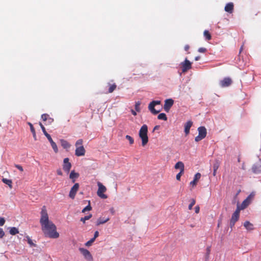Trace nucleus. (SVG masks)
Listing matches in <instances>:
<instances>
[{
  "instance_id": "28",
  "label": "nucleus",
  "mask_w": 261,
  "mask_h": 261,
  "mask_svg": "<svg viewBox=\"0 0 261 261\" xmlns=\"http://www.w3.org/2000/svg\"><path fill=\"white\" fill-rule=\"evenodd\" d=\"M158 118L159 120H163L165 121H166L167 120V116L165 113H160L158 116Z\"/></svg>"
},
{
  "instance_id": "42",
  "label": "nucleus",
  "mask_w": 261,
  "mask_h": 261,
  "mask_svg": "<svg viewBox=\"0 0 261 261\" xmlns=\"http://www.w3.org/2000/svg\"><path fill=\"white\" fill-rule=\"evenodd\" d=\"M28 124L30 127V129H31L32 133L35 132V128H34L33 124L31 122H28Z\"/></svg>"
},
{
  "instance_id": "51",
  "label": "nucleus",
  "mask_w": 261,
  "mask_h": 261,
  "mask_svg": "<svg viewBox=\"0 0 261 261\" xmlns=\"http://www.w3.org/2000/svg\"><path fill=\"white\" fill-rule=\"evenodd\" d=\"M159 128H160V126L159 125L155 126L154 127L153 129V132H154L155 130L158 129Z\"/></svg>"
},
{
  "instance_id": "16",
  "label": "nucleus",
  "mask_w": 261,
  "mask_h": 261,
  "mask_svg": "<svg viewBox=\"0 0 261 261\" xmlns=\"http://www.w3.org/2000/svg\"><path fill=\"white\" fill-rule=\"evenodd\" d=\"M252 171L255 174L261 173V164H253Z\"/></svg>"
},
{
  "instance_id": "11",
  "label": "nucleus",
  "mask_w": 261,
  "mask_h": 261,
  "mask_svg": "<svg viewBox=\"0 0 261 261\" xmlns=\"http://www.w3.org/2000/svg\"><path fill=\"white\" fill-rule=\"evenodd\" d=\"M174 103V100L172 98L167 99L165 100L164 109L166 112H168Z\"/></svg>"
},
{
  "instance_id": "9",
  "label": "nucleus",
  "mask_w": 261,
  "mask_h": 261,
  "mask_svg": "<svg viewBox=\"0 0 261 261\" xmlns=\"http://www.w3.org/2000/svg\"><path fill=\"white\" fill-rule=\"evenodd\" d=\"M232 83V80L229 77H225L219 82V85L222 88L227 87L230 86Z\"/></svg>"
},
{
  "instance_id": "5",
  "label": "nucleus",
  "mask_w": 261,
  "mask_h": 261,
  "mask_svg": "<svg viewBox=\"0 0 261 261\" xmlns=\"http://www.w3.org/2000/svg\"><path fill=\"white\" fill-rule=\"evenodd\" d=\"M198 135L195 138L196 142H198L204 139L207 134V131L204 126H200L198 128Z\"/></svg>"
},
{
  "instance_id": "1",
  "label": "nucleus",
  "mask_w": 261,
  "mask_h": 261,
  "mask_svg": "<svg viewBox=\"0 0 261 261\" xmlns=\"http://www.w3.org/2000/svg\"><path fill=\"white\" fill-rule=\"evenodd\" d=\"M40 223L42 230L45 236L50 238L56 239L59 237V234L56 231V225L49 220L46 207L43 206L41 208Z\"/></svg>"
},
{
  "instance_id": "46",
  "label": "nucleus",
  "mask_w": 261,
  "mask_h": 261,
  "mask_svg": "<svg viewBox=\"0 0 261 261\" xmlns=\"http://www.w3.org/2000/svg\"><path fill=\"white\" fill-rule=\"evenodd\" d=\"M99 236V232L98 231H96L94 232L93 239L95 240V239Z\"/></svg>"
},
{
  "instance_id": "39",
  "label": "nucleus",
  "mask_w": 261,
  "mask_h": 261,
  "mask_svg": "<svg viewBox=\"0 0 261 261\" xmlns=\"http://www.w3.org/2000/svg\"><path fill=\"white\" fill-rule=\"evenodd\" d=\"M184 171H183V169L181 170L180 172L176 175V178L177 180H180V177L182 174L184 173Z\"/></svg>"
},
{
  "instance_id": "59",
  "label": "nucleus",
  "mask_w": 261,
  "mask_h": 261,
  "mask_svg": "<svg viewBox=\"0 0 261 261\" xmlns=\"http://www.w3.org/2000/svg\"><path fill=\"white\" fill-rule=\"evenodd\" d=\"M219 225H220V224H219V223L218 224V226L219 227Z\"/></svg>"
},
{
  "instance_id": "37",
  "label": "nucleus",
  "mask_w": 261,
  "mask_h": 261,
  "mask_svg": "<svg viewBox=\"0 0 261 261\" xmlns=\"http://www.w3.org/2000/svg\"><path fill=\"white\" fill-rule=\"evenodd\" d=\"M213 168V175H214V176H215L216 175L217 170L219 168V165L218 164H214Z\"/></svg>"
},
{
  "instance_id": "36",
  "label": "nucleus",
  "mask_w": 261,
  "mask_h": 261,
  "mask_svg": "<svg viewBox=\"0 0 261 261\" xmlns=\"http://www.w3.org/2000/svg\"><path fill=\"white\" fill-rule=\"evenodd\" d=\"M125 138L128 140L129 142V144L130 145H132L134 142V139L130 136L129 135H126L125 136Z\"/></svg>"
},
{
  "instance_id": "32",
  "label": "nucleus",
  "mask_w": 261,
  "mask_h": 261,
  "mask_svg": "<svg viewBox=\"0 0 261 261\" xmlns=\"http://www.w3.org/2000/svg\"><path fill=\"white\" fill-rule=\"evenodd\" d=\"M28 243L30 245V247H36V245L34 244L31 238L29 237H27Z\"/></svg>"
},
{
  "instance_id": "54",
  "label": "nucleus",
  "mask_w": 261,
  "mask_h": 261,
  "mask_svg": "<svg viewBox=\"0 0 261 261\" xmlns=\"http://www.w3.org/2000/svg\"><path fill=\"white\" fill-rule=\"evenodd\" d=\"M200 59V56H197V57H196L195 58V61H198Z\"/></svg>"
},
{
  "instance_id": "12",
  "label": "nucleus",
  "mask_w": 261,
  "mask_h": 261,
  "mask_svg": "<svg viewBox=\"0 0 261 261\" xmlns=\"http://www.w3.org/2000/svg\"><path fill=\"white\" fill-rule=\"evenodd\" d=\"M79 188V184L78 183H75L73 187L71 188L69 194V196L71 199H74L75 198L76 193Z\"/></svg>"
},
{
  "instance_id": "29",
  "label": "nucleus",
  "mask_w": 261,
  "mask_h": 261,
  "mask_svg": "<svg viewBox=\"0 0 261 261\" xmlns=\"http://www.w3.org/2000/svg\"><path fill=\"white\" fill-rule=\"evenodd\" d=\"M92 214H89V215L86 216L84 217L81 218L80 221L82 222L83 223H85V221L86 220H89L92 217Z\"/></svg>"
},
{
  "instance_id": "27",
  "label": "nucleus",
  "mask_w": 261,
  "mask_h": 261,
  "mask_svg": "<svg viewBox=\"0 0 261 261\" xmlns=\"http://www.w3.org/2000/svg\"><path fill=\"white\" fill-rule=\"evenodd\" d=\"M203 35L207 40H210L212 39V36L207 30L204 31Z\"/></svg>"
},
{
  "instance_id": "18",
  "label": "nucleus",
  "mask_w": 261,
  "mask_h": 261,
  "mask_svg": "<svg viewBox=\"0 0 261 261\" xmlns=\"http://www.w3.org/2000/svg\"><path fill=\"white\" fill-rule=\"evenodd\" d=\"M108 86L109 87L108 92L106 93H112L117 88V85L115 83H108Z\"/></svg>"
},
{
  "instance_id": "22",
  "label": "nucleus",
  "mask_w": 261,
  "mask_h": 261,
  "mask_svg": "<svg viewBox=\"0 0 261 261\" xmlns=\"http://www.w3.org/2000/svg\"><path fill=\"white\" fill-rule=\"evenodd\" d=\"M61 144L62 146L65 149H68L70 147L69 143L65 140H61Z\"/></svg>"
},
{
  "instance_id": "52",
  "label": "nucleus",
  "mask_w": 261,
  "mask_h": 261,
  "mask_svg": "<svg viewBox=\"0 0 261 261\" xmlns=\"http://www.w3.org/2000/svg\"><path fill=\"white\" fill-rule=\"evenodd\" d=\"M33 138L35 140H37V137H36V132H34V133H33Z\"/></svg>"
},
{
  "instance_id": "26",
  "label": "nucleus",
  "mask_w": 261,
  "mask_h": 261,
  "mask_svg": "<svg viewBox=\"0 0 261 261\" xmlns=\"http://www.w3.org/2000/svg\"><path fill=\"white\" fill-rule=\"evenodd\" d=\"M9 232L12 235H15L17 233H18L19 231L18 228L15 227H10Z\"/></svg>"
},
{
  "instance_id": "21",
  "label": "nucleus",
  "mask_w": 261,
  "mask_h": 261,
  "mask_svg": "<svg viewBox=\"0 0 261 261\" xmlns=\"http://www.w3.org/2000/svg\"><path fill=\"white\" fill-rule=\"evenodd\" d=\"M244 226L248 230H251L253 229V225L249 221H246L244 223Z\"/></svg>"
},
{
  "instance_id": "50",
  "label": "nucleus",
  "mask_w": 261,
  "mask_h": 261,
  "mask_svg": "<svg viewBox=\"0 0 261 261\" xmlns=\"http://www.w3.org/2000/svg\"><path fill=\"white\" fill-rule=\"evenodd\" d=\"M63 163H69V159L66 158L64 159Z\"/></svg>"
},
{
  "instance_id": "47",
  "label": "nucleus",
  "mask_w": 261,
  "mask_h": 261,
  "mask_svg": "<svg viewBox=\"0 0 261 261\" xmlns=\"http://www.w3.org/2000/svg\"><path fill=\"white\" fill-rule=\"evenodd\" d=\"M200 210V207L199 206L197 205L195 207V212L196 214L199 213Z\"/></svg>"
},
{
  "instance_id": "48",
  "label": "nucleus",
  "mask_w": 261,
  "mask_h": 261,
  "mask_svg": "<svg viewBox=\"0 0 261 261\" xmlns=\"http://www.w3.org/2000/svg\"><path fill=\"white\" fill-rule=\"evenodd\" d=\"M16 167L18 169H19L20 171H22L23 170V169H22V167L19 165L18 164H16Z\"/></svg>"
},
{
  "instance_id": "33",
  "label": "nucleus",
  "mask_w": 261,
  "mask_h": 261,
  "mask_svg": "<svg viewBox=\"0 0 261 261\" xmlns=\"http://www.w3.org/2000/svg\"><path fill=\"white\" fill-rule=\"evenodd\" d=\"M211 246H208L206 248V254H205V257L206 259H208V258H209V255H210V252H211Z\"/></svg>"
},
{
  "instance_id": "31",
  "label": "nucleus",
  "mask_w": 261,
  "mask_h": 261,
  "mask_svg": "<svg viewBox=\"0 0 261 261\" xmlns=\"http://www.w3.org/2000/svg\"><path fill=\"white\" fill-rule=\"evenodd\" d=\"M92 210V207L90 205V201H89V204L88 205H87L86 207H85L82 212V213H85L86 212V211H91Z\"/></svg>"
},
{
  "instance_id": "40",
  "label": "nucleus",
  "mask_w": 261,
  "mask_h": 261,
  "mask_svg": "<svg viewBox=\"0 0 261 261\" xmlns=\"http://www.w3.org/2000/svg\"><path fill=\"white\" fill-rule=\"evenodd\" d=\"M95 240L93 238H91L89 241L87 242L85 244L86 246H90L94 242Z\"/></svg>"
},
{
  "instance_id": "45",
  "label": "nucleus",
  "mask_w": 261,
  "mask_h": 261,
  "mask_svg": "<svg viewBox=\"0 0 261 261\" xmlns=\"http://www.w3.org/2000/svg\"><path fill=\"white\" fill-rule=\"evenodd\" d=\"M206 51V49L204 47H200L198 49V51L201 53H204Z\"/></svg>"
},
{
  "instance_id": "23",
  "label": "nucleus",
  "mask_w": 261,
  "mask_h": 261,
  "mask_svg": "<svg viewBox=\"0 0 261 261\" xmlns=\"http://www.w3.org/2000/svg\"><path fill=\"white\" fill-rule=\"evenodd\" d=\"M242 210L239 206L238 205L237 210L234 211V212L232 214V217L237 218L239 219L240 216V212Z\"/></svg>"
},
{
  "instance_id": "49",
  "label": "nucleus",
  "mask_w": 261,
  "mask_h": 261,
  "mask_svg": "<svg viewBox=\"0 0 261 261\" xmlns=\"http://www.w3.org/2000/svg\"><path fill=\"white\" fill-rule=\"evenodd\" d=\"M190 48V46L189 45H186L184 47V49L186 51H188Z\"/></svg>"
},
{
  "instance_id": "20",
  "label": "nucleus",
  "mask_w": 261,
  "mask_h": 261,
  "mask_svg": "<svg viewBox=\"0 0 261 261\" xmlns=\"http://www.w3.org/2000/svg\"><path fill=\"white\" fill-rule=\"evenodd\" d=\"M201 174L200 173H197L195 176L194 179L190 182V185L194 186L196 185L197 181L200 178Z\"/></svg>"
},
{
  "instance_id": "58",
  "label": "nucleus",
  "mask_w": 261,
  "mask_h": 261,
  "mask_svg": "<svg viewBox=\"0 0 261 261\" xmlns=\"http://www.w3.org/2000/svg\"><path fill=\"white\" fill-rule=\"evenodd\" d=\"M177 163L179 164V163H182V162H178Z\"/></svg>"
},
{
  "instance_id": "8",
  "label": "nucleus",
  "mask_w": 261,
  "mask_h": 261,
  "mask_svg": "<svg viewBox=\"0 0 261 261\" xmlns=\"http://www.w3.org/2000/svg\"><path fill=\"white\" fill-rule=\"evenodd\" d=\"M181 70L182 72H186L188 70L192 68L191 63L186 58L184 62H182L180 64Z\"/></svg>"
},
{
  "instance_id": "41",
  "label": "nucleus",
  "mask_w": 261,
  "mask_h": 261,
  "mask_svg": "<svg viewBox=\"0 0 261 261\" xmlns=\"http://www.w3.org/2000/svg\"><path fill=\"white\" fill-rule=\"evenodd\" d=\"M195 200L194 199H192L191 200V202L190 203V204L189 205V206H188V208L189 210H191L192 208V207L193 206V205L195 204Z\"/></svg>"
},
{
  "instance_id": "34",
  "label": "nucleus",
  "mask_w": 261,
  "mask_h": 261,
  "mask_svg": "<svg viewBox=\"0 0 261 261\" xmlns=\"http://www.w3.org/2000/svg\"><path fill=\"white\" fill-rule=\"evenodd\" d=\"M174 168L176 169H179L180 171L182 169L184 171V164H175Z\"/></svg>"
},
{
  "instance_id": "6",
  "label": "nucleus",
  "mask_w": 261,
  "mask_h": 261,
  "mask_svg": "<svg viewBox=\"0 0 261 261\" xmlns=\"http://www.w3.org/2000/svg\"><path fill=\"white\" fill-rule=\"evenodd\" d=\"M161 103V101L160 100H153L150 102L148 105V109L150 111V112L154 115H156L158 114L161 110H156L154 108L155 106L156 105H160Z\"/></svg>"
},
{
  "instance_id": "44",
  "label": "nucleus",
  "mask_w": 261,
  "mask_h": 261,
  "mask_svg": "<svg viewBox=\"0 0 261 261\" xmlns=\"http://www.w3.org/2000/svg\"><path fill=\"white\" fill-rule=\"evenodd\" d=\"M5 223V220L4 218L0 217V226H2Z\"/></svg>"
},
{
  "instance_id": "4",
  "label": "nucleus",
  "mask_w": 261,
  "mask_h": 261,
  "mask_svg": "<svg viewBox=\"0 0 261 261\" xmlns=\"http://www.w3.org/2000/svg\"><path fill=\"white\" fill-rule=\"evenodd\" d=\"M39 125L42 129V130L43 134H44V135L46 137V138L49 141V142L51 144V146L53 149H54V151L55 152H57L58 151V149L57 145H56V143L54 142V141L53 140L50 135H49L46 132L45 128L44 126L43 125V124L41 122H40Z\"/></svg>"
},
{
  "instance_id": "57",
  "label": "nucleus",
  "mask_w": 261,
  "mask_h": 261,
  "mask_svg": "<svg viewBox=\"0 0 261 261\" xmlns=\"http://www.w3.org/2000/svg\"><path fill=\"white\" fill-rule=\"evenodd\" d=\"M242 169H245L244 167V165H243V166H242Z\"/></svg>"
},
{
  "instance_id": "25",
  "label": "nucleus",
  "mask_w": 261,
  "mask_h": 261,
  "mask_svg": "<svg viewBox=\"0 0 261 261\" xmlns=\"http://www.w3.org/2000/svg\"><path fill=\"white\" fill-rule=\"evenodd\" d=\"M79 174L75 172L74 171H72L70 174L69 177L72 179V182H74V178L78 177Z\"/></svg>"
},
{
  "instance_id": "24",
  "label": "nucleus",
  "mask_w": 261,
  "mask_h": 261,
  "mask_svg": "<svg viewBox=\"0 0 261 261\" xmlns=\"http://www.w3.org/2000/svg\"><path fill=\"white\" fill-rule=\"evenodd\" d=\"M238 220H239L238 218H237L231 216V219L230 220V224H229L230 227L231 229H232V227L234 226L236 222L237 221H238Z\"/></svg>"
},
{
  "instance_id": "14",
  "label": "nucleus",
  "mask_w": 261,
  "mask_h": 261,
  "mask_svg": "<svg viewBox=\"0 0 261 261\" xmlns=\"http://www.w3.org/2000/svg\"><path fill=\"white\" fill-rule=\"evenodd\" d=\"M251 195H249L246 199H245L242 203L241 205L239 207L242 210H244L250 204V198Z\"/></svg>"
},
{
  "instance_id": "2",
  "label": "nucleus",
  "mask_w": 261,
  "mask_h": 261,
  "mask_svg": "<svg viewBox=\"0 0 261 261\" xmlns=\"http://www.w3.org/2000/svg\"><path fill=\"white\" fill-rule=\"evenodd\" d=\"M148 127L147 125H143L139 132V136L142 141V145L145 146L148 142V137L147 136Z\"/></svg>"
},
{
  "instance_id": "19",
  "label": "nucleus",
  "mask_w": 261,
  "mask_h": 261,
  "mask_svg": "<svg viewBox=\"0 0 261 261\" xmlns=\"http://www.w3.org/2000/svg\"><path fill=\"white\" fill-rule=\"evenodd\" d=\"M109 220H110V218L109 217H108L107 218L100 217L99 218H98L97 219L96 223V225L99 226L100 224H104V223H106L107 222H108Z\"/></svg>"
},
{
  "instance_id": "13",
  "label": "nucleus",
  "mask_w": 261,
  "mask_h": 261,
  "mask_svg": "<svg viewBox=\"0 0 261 261\" xmlns=\"http://www.w3.org/2000/svg\"><path fill=\"white\" fill-rule=\"evenodd\" d=\"M41 118L44 121L46 122L45 124H50L54 122V119L50 117L47 114H42Z\"/></svg>"
},
{
  "instance_id": "10",
  "label": "nucleus",
  "mask_w": 261,
  "mask_h": 261,
  "mask_svg": "<svg viewBox=\"0 0 261 261\" xmlns=\"http://www.w3.org/2000/svg\"><path fill=\"white\" fill-rule=\"evenodd\" d=\"M79 250L84 257L88 260H92L93 258L89 251L84 248H80Z\"/></svg>"
},
{
  "instance_id": "30",
  "label": "nucleus",
  "mask_w": 261,
  "mask_h": 261,
  "mask_svg": "<svg viewBox=\"0 0 261 261\" xmlns=\"http://www.w3.org/2000/svg\"><path fill=\"white\" fill-rule=\"evenodd\" d=\"M2 181H3L4 183L8 185L10 187H12V180H11L3 178L2 179Z\"/></svg>"
},
{
  "instance_id": "53",
  "label": "nucleus",
  "mask_w": 261,
  "mask_h": 261,
  "mask_svg": "<svg viewBox=\"0 0 261 261\" xmlns=\"http://www.w3.org/2000/svg\"><path fill=\"white\" fill-rule=\"evenodd\" d=\"M131 112L134 116H136L137 115V113L136 112V111L133 110H131Z\"/></svg>"
},
{
  "instance_id": "43",
  "label": "nucleus",
  "mask_w": 261,
  "mask_h": 261,
  "mask_svg": "<svg viewBox=\"0 0 261 261\" xmlns=\"http://www.w3.org/2000/svg\"><path fill=\"white\" fill-rule=\"evenodd\" d=\"M5 232L3 229L0 227V239H2L5 236Z\"/></svg>"
},
{
  "instance_id": "35",
  "label": "nucleus",
  "mask_w": 261,
  "mask_h": 261,
  "mask_svg": "<svg viewBox=\"0 0 261 261\" xmlns=\"http://www.w3.org/2000/svg\"><path fill=\"white\" fill-rule=\"evenodd\" d=\"M71 167V164H64L63 169L65 171L69 172Z\"/></svg>"
},
{
  "instance_id": "15",
  "label": "nucleus",
  "mask_w": 261,
  "mask_h": 261,
  "mask_svg": "<svg viewBox=\"0 0 261 261\" xmlns=\"http://www.w3.org/2000/svg\"><path fill=\"white\" fill-rule=\"evenodd\" d=\"M234 5L232 3H227L224 8V10L226 12L229 13H232L233 11Z\"/></svg>"
},
{
  "instance_id": "56",
  "label": "nucleus",
  "mask_w": 261,
  "mask_h": 261,
  "mask_svg": "<svg viewBox=\"0 0 261 261\" xmlns=\"http://www.w3.org/2000/svg\"><path fill=\"white\" fill-rule=\"evenodd\" d=\"M243 48V46H242L241 47V48H240V53H241V52L242 51Z\"/></svg>"
},
{
  "instance_id": "55",
  "label": "nucleus",
  "mask_w": 261,
  "mask_h": 261,
  "mask_svg": "<svg viewBox=\"0 0 261 261\" xmlns=\"http://www.w3.org/2000/svg\"><path fill=\"white\" fill-rule=\"evenodd\" d=\"M57 173H58V174L59 175H62V172H61V170H58V171H57Z\"/></svg>"
},
{
  "instance_id": "17",
  "label": "nucleus",
  "mask_w": 261,
  "mask_h": 261,
  "mask_svg": "<svg viewBox=\"0 0 261 261\" xmlns=\"http://www.w3.org/2000/svg\"><path fill=\"white\" fill-rule=\"evenodd\" d=\"M193 124V122L191 120L187 121L185 124V133L188 135L190 133V129Z\"/></svg>"
},
{
  "instance_id": "38",
  "label": "nucleus",
  "mask_w": 261,
  "mask_h": 261,
  "mask_svg": "<svg viewBox=\"0 0 261 261\" xmlns=\"http://www.w3.org/2000/svg\"><path fill=\"white\" fill-rule=\"evenodd\" d=\"M141 105V102L140 101H137L135 103V110L138 112L140 111V106Z\"/></svg>"
},
{
  "instance_id": "7",
  "label": "nucleus",
  "mask_w": 261,
  "mask_h": 261,
  "mask_svg": "<svg viewBox=\"0 0 261 261\" xmlns=\"http://www.w3.org/2000/svg\"><path fill=\"white\" fill-rule=\"evenodd\" d=\"M97 185L98 187V189L97 192V195L102 199L107 198V195L103 194V193H105L107 191L106 187L100 182H98Z\"/></svg>"
},
{
  "instance_id": "3",
  "label": "nucleus",
  "mask_w": 261,
  "mask_h": 261,
  "mask_svg": "<svg viewBox=\"0 0 261 261\" xmlns=\"http://www.w3.org/2000/svg\"><path fill=\"white\" fill-rule=\"evenodd\" d=\"M83 142L82 139H79L75 143V155L77 156H82L85 154V149L83 146Z\"/></svg>"
}]
</instances>
